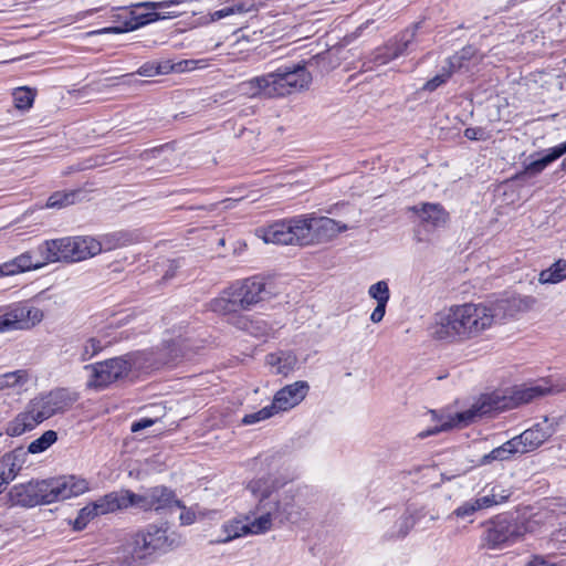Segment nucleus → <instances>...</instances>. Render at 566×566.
I'll return each mask as SVG.
<instances>
[{"mask_svg":"<svg viewBox=\"0 0 566 566\" xmlns=\"http://www.w3.org/2000/svg\"><path fill=\"white\" fill-rule=\"evenodd\" d=\"M552 390L553 389L551 387L538 384L517 390L515 392V398H509L499 392L483 395L468 410L458 412L454 416L441 417L439 426L420 433V437L424 438L452 428L467 427L478 418L512 408L515 405V401L518 403L530 402L535 398L549 394Z\"/></svg>","mask_w":566,"mask_h":566,"instance_id":"1","label":"nucleus"},{"mask_svg":"<svg viewBox=\"0 0 566 566\" xmlns=\"http://www.w3.org/2000/svg\"><path fill=\"white\" fill-rule=\"evenodd\" d=\"M184 3L181 0L146 1L134 4L130 9H118L113 13V19L117 23L114 27H107L99 30L87 32L88 36L96 34H118L134 31L148 23L174 18L180 14V11L170 10Z\"/></svg>","mask_w":566,"mask_h":566,"instance_id":"2","label":"nucleus"},{"mask_svg":"<svg viewBox=\"0 0 566 566\" xmlns=\"http://www.w3.org/2000/svg\"><path fill=\"white\" fill-rule=\"evenodd\" d=\"M264 291L265 283L261 277L253 276L237 281L210 302V308L220 314L250 310L262 301Z\"/></svg>","mask_w":566,"mask_h":566,"instance_id":"3","label":"nucleus"},{"mask_svg":"<svg viewBox=\"0 0 566 566\" xmlns=\"http://www.w3.org/2000/svg\"><path fill=\"white\" fill-rule=\"evenodd\" d=\"M146 367H148L146 354L139 352L87 365L85 366V369L90 371L87 386L97 390L104 389L111 384L127 377L130 371Z\"/></svg>","mask_w":566,"mask_h":566,"instance_id":"4","label":"nucleus"},{"mask_svg":"<svg viewBox=\"0 0 566 566\" xmlns=\"http://www.w3.org/2000/svg\"><path fill=\"white\" fill-rule=\"evenodd\" d=\"M255 235L264 243L313 245L310 213L259 228Z\"/></svg>","mask_w":566,"mask_h":566,"instance_id":"5","label":"nucleus"},{"mask_svg":"<svg viewBox=\"0 0 566 566\" xmlns=\"http://www.w3.org/2000/svg\"><path fill=\"white\" fill-rule=\"evenodd\" d=\"M181 544L182 538L178 533L169 532L167 527L157 525H148L137 532L133 538L134 553L140 558L157 553H167Z\"/></svg>","mask_w":566,"mask_h":566,"instance_id":"6","label":"nucleus"},{"mask_svg":"<svg viewBox=\"0 0 566 566\" xmlns=\"http://www.w3.org/2000/svg\"><path fill=\"white\" fill-rule=\"evenodd\" d=\"M329 53L318 54L307 62L284 64L275 69L284 97L304 92L310 88L313 76L307 66L322 65L327 62Z\"/></svg>","mask_w":566,"mask_h":566,"instance_id":"7","label":"nucleus"},{"mask_svg":"<svg viewBox=\"0 0 566 566\" xmlns=\"http://www.w3.org/2000/svg\"><path fill=\"white\" fill-rule=\"evenodd\" d=\"M468 303L453 305L437 314L432 325V335L436 339L450 343L468 340Z\"/></svg>","mask_w":566,"mask_h":566,"instance_id":"8","label":"nucleus"},{"mask_svg":"<svg viewBox=\"0 0 566 566\" xmlns=\"http://www.w3.org/2000/svg\"><path fill=\"white\" fill-rule=\"evenodd\" d=\"M248 490L258 499L255 509L245 515L248 533L262 535L270 532L277 521L268 501L266 479H254L248 484Z\"/></svg>","mask_w":566,"mask_h":566,"instance_id":"9","label":"nucleus"},{"mask_svg":"<svg viewBox=\"0 0 566 566\" xmlns=\"http://www.w3.org/2000/svg\"><path fill=\"white\" fill-rule=\"evenodd\" d=\"M268 501L279 523H297L305 516V509L300 499L298 490H289L276 493L269 479H266Z\"/></svg>","mask_w":566,"mask_h":566,"instance_id":"10","label":"nucleus"},{"mask_svg":"<svg viewBox=\"0 0 566 566\" xmlns=\"http://www.w3.org/2000/svg\"><path fill=\"white\" fill-rule=\"evenodd\" d=\"M52 416L54 415L44 395H39L29 401L24 411L8 422L6 433L10 437H19L27 431L33 430L38 424Z\"/></svg>","mask_w":566,"mask_h":566,"instance_id":"11","label":"nucleus"},{"mask_svg":"<svg viewBox=\"0 0 566 566\" xmlns=\"http://www.w3.org/2000/svg\"><path fill=\"white\" fill-rule=\"evenodd\" d=\"M526 531L524 525L506 517H497L486 523L482 542L488 548H503L518 541Z\"/></svg>","mask_w":566,"mask_h":566,"instance_id":"12","label":"nucleus"},{"mask_svg":"<svg viewBox=\"0 0 566 566\" xmlns=\"http://www.w3.org/2000/svg\"><path fill=\"white\" fill-rule=\"evenodd\" d=\"M503 303H468V340L483 335L501 321Z\"/></svg>","mask_w":566,"mask_h":566,"instance_id":"13","label":"nucleus"},{"mask_svg":"<svg viewBox=\"0 0 566 566\" xmlns=\"http://www.w3.org/2000/svg\"><path fill=\"white\" fill-rule=\"evenodd\" d=\"M237 92L247 98L275 99L284 97L275 70L240 82L237 85Z\"/></svg>","mask_w":566,"mask_h":566,"instance_id":"14","label":"nucleus"},{"mask_svg":"<svg viewBox=\"0 0 566 566\" xmlns=\"http://www.w3.org/2000/svg\"><path fill=\"white\" fill-rule=\"evenodd\" d=\"M48 504L82 495L90 490L86 479L76 475H62L45 480Z\"/></svg>","mask_w":566,"mask_h":566,"instance_id":"15","label":"nucleus"},{"mask_svg":"<svg viewBox=\"0 0 566 566\" xmlns=\"http://www.w3.org/2000/svg\"><path fill=\"white\" fill-rule=\"evenodd\" d=\"M1 318L8 332L29 329L43 319V312L28 303H17L9 306Z\"/></svg>","mask_w":566,"mask_h":566,"instance_id":"16","label":"nucleus"},{"mask_svg":"<svg viewBox=\"0 0 566 566\" xmlns=\"http://www.w3.org/2000/svg\"><path fill=\"white\" fill-rule=\"evenodd\" d=\"M48 485L45 480L30 481L13 485L8 492V501L11 505L32 507L41 503L48 504Z\"/></svg>","mask_w":566,"mask_h":566,"instance_id":"17","label":"nucleus"},{"mask_svg":"<svg viewBox=\"0 0 566 566\" xmlns=\"http://www.w3.org/2000/svg\"><path fill=\"white\" fill-rule=\"evenodd\" d=\"M555 431L554 422L548 418H544L543 421L535 423L521 434L515 436L514 440L516 441L520 453H527L539 448Z\"/></svg>","mask_w":566,"mask_h":566,"instance_id":"18","label":"nucleus"},{"mask_svg":"<svg viewBox=\"0 0 566 566\" xmlns=\"http://www.w3.org/2000/svg\"><path fill=\"white\" fill-rule=\"evenodd\" d=\"M310 385L305 380H297L277 390L272 400V409L277 413L286 412L298 406L307 396Z\"/></svg>","mask_w":566,"mask_h":566,"instance_id":"19","label":"nucleus"},{"mask_svg":"<svg viewBox=\"0 0 566 566\" xmlns=\"http://www.w3.org/2000/svg\"><path fill=\"white\" fill-rule=\"evenodd\" d=\"M510 495L511 493L507 490L494 486L491 489L490 494L462 503L458 509L454 510L453 514L457 517L464 518L473 515L475 512L482 509H488L505 502Z\"/></svg>","mask_w":566,"mask_h":566,"instance_id":"20","label":"nucleus"},{"mask_svg":"<svg viewBox=\"0 0 566 566\" xmlns=\"http://www.w3.org/2000/svg\"><path fill=\"white\" fill-rule=\"evenodd\" d=\"M310 220L313 244L327 242L349 229L345 223L315 213H310Z\"/></svg>","mask_w":566,"mask_h":566,"instance_id":"21","label":"nucleus"},{"mask_svg":"<svg viewBox=\"0 0 566 566\" xmlns=\"http://www.w3.org/2000/svg\"><path fill=\"white\" fill-rule=\"evenodd\" d=\"M114 493H107L80 510L74 521L75 530H83L96 516L116 512Z\"/></svg>","mask_w":566,"mask_h":566,"instance_id":"22","label":"nucleus"},{"mask_svg":"<svg viewBox=\"0 0 566 566\" xmlns=\"http://www.w3.org/2000/svg\"><path fill=\"white\" fill-rule=\"evenodd\" d=\"M70 237L45 240L36 248L42 263L70 262Z\"/></svg>","mask_w":566,"mask_h":566,"instance_id":"23","label":"nucleus"},{"mask_svg":"<svg viewBox=\"0 0 566 566\" xmlns=\"http://www.w3.org/2000/svg\"><path fill=\"white\" fill-rule=\"evenodd\" d=\"M415 36L413 31H406L400 35V39L387 43L386 45L378 48L373 55V61L377 65H385L390 61L401 56L408 49V45L412 42Z\"/></svg>","mask_w":566,"mask_h":566,"instance_id":"24","label":"nucleus"},{"mask_svg":"<svg viewBox=\"0 0 566 566\" xmlns=\"http://www.w3.org/2000/svg\"><path fill=\"white\" fill-rule=\"evenodd\" d=\"M70 262H80L101 253L98 239L90 235L70 237Z\"/></svg>","mask_w":566,"mask_h":566,"instance_id":"25","label":"nucleus"},{"mask_svg":"<svg viewBox=\"0 0 566 566\" xmlns=\"http://www.w3.org/2000/svg\"><path fill=\"white\" fill-rule=\"evenodd\" d=\"M410 210L418 214L423 224L432 228L443 227L449 220V213L439 203L426 202L419 206H413Z\"/></svg>","mask_w":566,"mask_h":566,"instance_id":"26","label":"nucleus"},{"mask_svg":"<svg viewBox=\"0 0 566 566\" xmlns=\"http://www.w3.org/2000/svg\"><path fill=\"white\" fill-rule=\"evenodd\" d=\"M114 499L117 511L136 507L142 511H151L149 496L147 491L144 493H134L130 490L114 491Z\"/></svg>","mask_w":566,"mask_h":566,"instance_id":"27","label":"nucleus"},{"mask_svg":"<svg viewBox=\"0 0 566 566\" xmlns=\"http://www.w3.org/2000/svg\"><path fill=\"white\" fill-rule=\"evenodd\" d=\"M265 364L274 375L287 376L297 365V357L291 352H276L266 355Z\"/></svg>","mask_w":566,"mask_h":566,"instance_id":"28","label":"nucleus"},{"mask_svg":"<svg viewBox=\"0 0 566 566\" xmlns=\"http://www.w3.org/2000/svg\"><path fill=\"white\" fill-rule=\"evenodd\" d=\"M43 395L53 415L66 411L78 398L76 392L65 388H57Z\"/></svg>","mask_w":566,"mask_h":566,"instance_id":"29","label":"nucleus"},{"mask_svg":"<svg viewBox=\"0 0 566 566\" xmlns=\"http://www.w3.org/2000/svg\"><path fill=\"white\" fill-rule=\"evenodd\" d=\"M147 491L149 496L151 511H160L172 505L181 506V502L175 497L171 490L166 486H154Z\"/></svg>","mask_w":566,"mask_h":566,"instance_id":"30","label":"nucleus"},{"mask_svg":"<svg viewBox=\"0 0 566 566\" xmlns=\"http://www.w3.org/2000/svg\"><path fill=\"white\" fill-rule=\"evenodd\" d=\"M494 303H503V312L501 315V321L506 318L507 316H514L520 312H527L532 310L536 304V298L531 295H516L506 300H497Z\"/></svg>","mask_w":566,"mask_h":566,"instance_id":"31","label":"nucleus"},{"mask_svg":"<svg viewBox=\"0 0 566 566\" xmlns=\"http://www.w3.org/2000/svg\"><path fill=\"white\" fill-rule=\"evenodd\" d=\"M427 515L424 507L408 506L405 513L399 517L396 523L397 531L395 535L403 537L413 526Z\"/></svg>","mask_w":566,"mask_h":566,"instance_id":"32","label":"nucleus"},{"mask_svg":"<svg viewBox=\"0 0 566 566\" xmlns=\"http://www.w3.org/2000/svg\"><path fill=\"white\" fill-rule=\"evenodd\" d=\"M21 470L18 462V457L14 453H6L0 458V491L3 492L4 488L15 479Z\"/></svg>","mask_w":566,"mask_h":566,"instance_id":"33","label":"nucleus"},{"mask_svg":"<svg viewBox=\"0 0 566 566\" xmlns=\"http://www.w3.org/2000/svg\"><path fill=\"white\" fill-rule=\"evenodd\" d=\"M520 453L514 438L504 442L502 446L493 449L488 454H484L481 459L482 464H489L493 461H504L510 459L511 455Z\"/></svg>","mask_w":566,"mask_h":566,"instance_id":"34","label":"nucleus"},{"mask_svg":"<svg viewBox=\"0 0 566 566\" xmlns=\"http://www.w3.org/2000/svg\"><path fill=\"white\" fill-rule=\"evenodd\" d=\"M133 242V235L125 231H117L113 233H107L98 240L102 251H112L125 245H128Z\"/></svg>","mask_w":566,"mask_h":566,"instance_id":"35","label":"nucleus"},{"mask_svg":"<svg viewBox=\"0 0 566 566\" xmlns=\"http://www.w3.org/2000/svg\"><path fill=\"white\" fill-rule=\"evenodd\" d=\"M566 280V260H558L538 275L542 284H556Z\"/></svg>","mask_w":566,"mask_h":566,"instance_id":"36","label":"nucleus"},{"mask_svg":"<svg viewBox=\"0 0 566 566\" xmlns=\"http://www.w3.org/2000/svg\"><path fill=\"white\" fill-rule=\"evenodd\" d=\"M29 373L18 369L0 375V390L21 389L29 381Z\"/></svg>","mask_w":566,"mask_h":566,"instance_id":"37","label":"nucleus"},{"mask_svg":"<svg viewBox=\"0 0 566 566\" xmlns=\"http://www.w3.org/2000/svg\"><path fill=\"white\" fill-rule=\"evenodd\" d=\"M222 531L224 536L219 539V542L227 543L234 538L250 535L248 533V525L244 518H234L223 524Z\"/></svg>","mask_w":566,"mask_h":566,"instance_id":"38","label":"nucleus"},{"mask_svg":"<svg viewBox=\"0 0 566 566\" xmlns=\"http://www.w3.org/2000/svg\"><path fill=\"white\" fill-rule=\"evenodd\" d=\"M78 195V191H56L49 197L45 207L61 209L74 205Z\"/></svg>","mask_w":566,"mask_h":566,"instance_id":"39","label":"nucleus"},{"mask_svg":"<svg viewBox=\"0 0 566 566\" xmlns=\"http://www.w3.org/2000/svg\"><path fill=\"white\" fill-rule=\"evenodd\" d=\"M19 270L22 272H28L32 270H39L45 266V263H42V258L38 254V258L33 255L31 251H27L21 253L20 255L14 258Z\"/></svg>","mask_w":566,"mask_h":566,"instance_id":"40","label":"nucleus"},{"mask_svg":"<svg viewBox=\"0 0 566 566\" xmlns=\"http://www.w3.org/2000/svg\"><path fill=\"white\" fill-rule=\"evenodd\" d=\"M56 440H57L56 432L53 430H48L41 437L33 440L29 444L28 451L32 454L41 453V452L48 450Z\"/></svg>","mask_w":566,"mask_h":566,"instance_id":"41","label":"nucleus"},{"mask_svg":"<svg viewBox=\"0 0 566 566\" xmlns=\"http://www.w3.org/2000/svg\"><path fill=\"white\" fill-rule=\"evenodd\" d=\"M12 95H13L14 106L17 108L29 109L34 102L35 91L30 87L22 86V87L15 88L13 91Z\"/></svg>","mask_w":566,"mask_h":566,"instance_id":"42","label":"nucleus"},{"mask_svg":"<svg viewBox=\"0 0 566 566\" xmlns=\"http://www.w3.org/2000/svg\"><path fill=\"white\" fill-rule=\"evenodd\" d=\"M368 295L376 301L377 304H388L390 298L389 285L386 281H378L368 289Z\"/></svg>","mask_w":566,"mask_h":566,"instance_id":"43","label":"nucleus"},{"mask_svg":"<svg viewBox=\"0 0 566 566\" xmlns=\"http://www.w3.org/2000/svg\"><path fill=\"white\" fill-rule=\"evenodd\" d=\"M275 415H276V412L274 411V409H272V406L269 405V406H265L264 408L260 409L259 411L245 415L242 418V423L245 426L254 424L260 421L266 420Z\"/></svg>","mask_w":566,"mask_h":566,"instance_id":"44","label":"nucleus"},{"mask_svg":"<svg viewBox=\"0 0 566 566\" xmlns=\"http://www.w3.org/2000/svg\"><path fill=\"white\" fill-rule=\"evenodd\" d=\"M103 348L101 340L96 338H90L83 346L82 358L83 360L91 359L93 356L98 354Z\"/></svg>","mask_w":566,"mask_h":566,"instance_id":"45","label":"nucleus"},{"mask_svg":"<svg viewBox=\"0 0 566 566\" xmlns=\"http://www.w3.org/2000/svg\"><path fill=\"white\" fill-rule=\"evenodd\" d=\"M451 75V72L448 71V72H443L441 74H438L436 75L434 77H432L431 80H429L423 88L427 90V91H434L436 88H438L440 85H442L443 83L447 82V80L450 77Z\"/></svg>","mask_w":566,"mask_h":566,"instance_id":"46","label":"nucleus"},{"mask_svg":"<svg viewBox=\"0 0 566 566\" xmlns=\"http://www.w3.org/2000/svg\"><path fill=\"white\" fill-rule=\"evenodd\" d=\"M19 273H21V271L19 270L14 258L0 265V276H10Z\"/></svg>","mask_w":566,"mask_h":566,"instance_id":"47","label":"nucleus"},{"mask_svg":"<svg viewBox=\"0 0 566 566\" xmlns=\"http://www.w3.org/2000/svg\"><path fill=\"white\" fill-rule=\"evenodd\" d=\"M178 507L181 509V513L179 515L181 525H191L196 522V513L192 509L186 507L182 503L181 506Z\"/></svg>","mask_w":566,"mask_h":566,"instance_id":"48","label":"nucleus"},{"mask_svg":"<svg viewBox=\"0 0 566 566\" xmlns=\"http://www.w3.org/2000/svg\"><path fill=\"white\" fill-rule=\"evenodd\" d=\"M237 12H241L239 7H227L220 10H217L210 14L212 21H218L229 15H232Z\"/></svg>","mask_w":566,"mask_h":566,"instance_id":"49","label":"nucleus"},{"mask_svg":"<svg viewBox=\"0 0 566 566\" xmlns=\"http://www.w3.org/2000/svg\"><path fill=\"white\" fill-rule=\"evenodd\" d=\"M155 64H156V70L158 72V75L159 74H168L170 72H176L175 63H172L169 60L156 61Z\"/></svg>","mask_w":566,"mask_h":566,"instance_id":"50","label":"nucleus"},{"mask_svg":"<svg viewBox=\"0 0 566 566\" xmlns=\"http://www.w3.org/2000/svg\"><path fill=\"white\" fill-rule=\"evenodd\" d=\"M98 9H90L85 11L77 12L74 15H70L65 19L66 24H72L77 21H82L91 15H93L95 12H97Z\"/></svg>","mask_w":566,"mask_h":566,"instance_id":"51","label":"nucleus"},{"mask_svg":"<svg viewBox=\"0 0 566 566\" xmlns=\"http://www.w3.org/2000/svg\"><path fill=\"white\" fill-rule=\"evenodd\" d=\"M387 304H377L375 310L370 314V321L373 323H380L385 316Z\"/></svg>","mask_w":566,"mask_h":566,"instance_id":"52","label":"nucleus"},{"mask_svg":"<svg viewBox=\"0 0 566 566\" xmlns=\"http://www.w3.org/2000/svg\"><path fill=\"white\" fill-rule=\"evenodd\" d=\"M138 74L143 75V76L158 75L155 62H148V63L143 64L138 70Z\"/></svg>","mask_w":566,"mask_h":566,"instance_id":"53","label":"nucleus"},{"mask_svg":"<svg viewBox=\"0 0 566 566\" xmlns=\"http://www.w3.org/2000/svg\"><path fill=\"white\" fill-rule=\"evenodd\" d=\"M483 129L478 127H469L464 130V136L470 140H480L483 138Z\"/></svg>","mask_w":566,"mask_h":566,"instance_id":"54","label":"nucleus"},{"mask_svg":"<svg viewBox=\"0 0 566 566\" xmlns=\"http://www.w3.org/2000/svg\"><path fill=\"white\" fill-rule=\"evenodd\" d=\"M154 422H155V421H154L153 419L144 418V419H140V420H138V421L133 422V424H132V428H130V429H132V431H133V432H138V431H140V430H144V429H146V428H148V427L153 426V424H154Z\"/></svg>","mask_w":566,"mask_h":566,"instance_id":"55","label":"nucleus"},{"mask_svg":"<svg viewBox=\"0 0 566 566\" xmlns=\"http://www.w3.org/2000/svg\"><path fill=\"white\" fill-rule=\"evenodd\" d=\"M175 66H176V73L193 71L192 66L190 65V60L179 61V62L175 63Z\"/></svg>","mask_w":566,"mask_h":566,"instance_id":"56","label":"nucleus"},{"mask_svg":"<svg viewBox=\"0 0 566 566\" xmlns=\"http://www.w3.org/2000/svg\"><path fill=\"white\" fill-rule=\"evenodd\" d=\"M526 566H562V565L546 560L541 557H534Z\"/></svg>","mask_w":566,"mask_h":566,"instance_id":"57","label":"nucleus"},{"mask_svg":"<svg viewBox=\"0 0 566 566\" xmlns=\"http://www.w3.org/2000/svg\"><path fill=\"white\" fill-rule=\"evenodd\" d=\"M209 62L210 60L208 59H198V60H190V65L192 66L193 70H198V69H206L209 66Z\"/></svg>","mask_w":566,"mask_h":566,"instance_id":"58","label":"nucleus"},{"mask_svg":"<svg viewBox=\"0 0 566 566\" xmlns=\"http://www.w3.org/2000/svg\"><path fill=\"white\" fill-rule=\"evenodd\" d=\"M464 55H454L452 56L450 60H449V63H450V66L451 67H460L461 66V63H460V60L463 57Z\"/></svg>","mask_w":566,"mask_h":566,"instance_id":"59","label":"nucleus"},{"mask_svg":"<svg viewBox=\"0 0 566 566\" xmlns=\"http://www.w3.org/2000/svg\"><path fill=\"white\" fill-rule=\"evenodd\" d=\"M223 202H224V205H226V208H232V207H233V203H235V202H237V200H234V199H227V200H224Z\"/></svg>","mask_w":566,"mask_h":566,"instance_id":"60","label":"nucleus"},{"mask_svg":"<svg viewBox=\"0 0 566 566\" xmlns=\"http://www.w3.org/2000/svg\"><path fill=\"white\" fill-rule=\"evenodd\" d=\"M437 518H438V516H437V515H430V521H434V520H437Z\"/></svg>","mask_w":566,"mask_h":566,"instance_id":"61","label":"nucleus"}]
</instances>
